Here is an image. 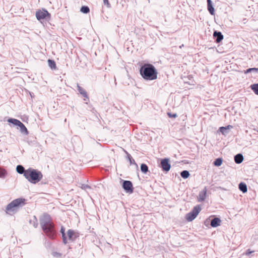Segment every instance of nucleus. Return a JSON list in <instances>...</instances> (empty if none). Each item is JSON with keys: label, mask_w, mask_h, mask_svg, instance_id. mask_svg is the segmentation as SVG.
<instances>
[{"label": "nucleus", "mask_w": 258, "mask_h": 258, "mask_svg": "<svg viewBox=\"0 0 258 258\" xmlns=\"http://www.w3.org/2000/svg\"><path fill=\"white\" fill-rule=\"evenodd\" d=\"M243 156L240 154H237L234 157L235 162L237 164L241 163L243 161Z\"/></svg>", "instance_id": "2eb2a0df"}, {"label": "nucleus", "mask_w": 258, "mask_h": 258, "mask_svg": "<svg viewBox=\"0 0 258 258\" xmlns=\"http://www.w3.org/2000/svg\"><path fill=\"white\" fill-rule=\"evenodd\" d=\"M213 36L216 38V42L217 43H219L223 39V36L220 32L215 31Z\"/></svg>", "instance_id": "9b49d317"}, {"label": "nucleus", "mask_w": 258, "mask_h": 258, "mask_svg": "<svg viewBox=\"0 0 258 258\" xmlns=\"http://www.w3.org/2000/svg\"><path fill=\"white\" fill-rule=\"evenodd\" d=\"M67 235L68 239L70 241L74 240L79 236L78 233L72 229H69L67 231Z\"/></svg>", "instance_id": "6e6552de"}, {"label": "nucleus", "mask_w": 258, "mask_h": 258, "mask_svg": "<svg viewBox=\"0 0 258 258\" xmlns=\"http://www.w3.org/2000/svg\"><path fill=\"white\" fill-rule=\"evenodd\" d=\"M160 166L163 171L166 172L169 171L171 168L169 159L165 158L162 159L160 163Z\"/></svg>", "instance_id": "423d86ee"}, {"label": "nucleus", "mask_w": 258, "mask_h": 258, "mask_svg": "<svg viewBox=\"0 0 258 258\" xmlns=\"http://www.w3.org/2000/svg\"><path fill=\"white\" fill-rule=\"evenodd\" d=\"M167 115L170 118H176L177 116L176 113H172L171 112H167Z\"/></svg>", "instance_id": "cd10ccee"}, {"label": "nucleus", "mask_w": 258, "mask_h": 258, "mask_svg": "<svg viewBox=\"0 0 258 258\" xmlns=\"http://www.w3.org/2000/svg\"><path fill=\"white\" fill-rule=\"evenodd\" d=\"M49 15V13L48 12L44 9L41 10H39L36 12V16H48Z\"/></svg>", "instance_id": "ddd939ff"}, {"label": "nucleus", "mask_w": 258, "mask_h": 258, "mask_svg": "<svg viewBox=\"0 0 258 258\" xmlns=\"http://www.w3.org/2000/svg\"><path fill=\"white\" fill-rule=\"evenodd\" d=\"M81 12L84 14H87L90 12V9L87 6H83L81 8Z\"/></svg>", "instance_id": "b1692460"}, {"label": "nucleus", "mask_w": 258, "mask_h": 258, "mask_svg": "<svg viewBox=\"0 0 258 258\" xmlns=\"http://www.w3.org/2000/svg\"><path fill=\"white\" fill-rule=\"evenodd\" d=\"M20 124L18 126L21 128V129L22 130V131H27V128L26 127H25V126L24 125V124L22 123L21 122V123H20Z\"/></svg>", "instance_id": "c756f323"}, {"label": "nucleus", "mask_w": 258, "mask_h": 258, "mask_svg": "<svg viewBox=\"0 0 258 258\" xmlns=\"http://www.w3.org/2000/svg\"><path fill=\"white\" fill-rule=\"evenodd\" d=\"M188 78H189V79H192V76L190 75V76H188Z\"/></svg>", "instance_id": "4c0bfd02"}, {"label": "nucleus", "mask_w": 258, "mask_h": 258, "mask_svg": "<svg viewBox=\"0 0 258 258\" xmlns=\"http://www.w3.org/2000/svg\"><path fill=\"white\" fill-rule=\"evenodd\" d=\"M25 177L31 183L35 184L42 179L43 174L41 171L30 168L26 170Z\"/></svg>", "instance_id": "7ed1b4c3"}, {"label": "nucleus", "mask_w": 258, "mask_h": 258, "mask_svg": "<svg viewBox=\"0 0 258 258\" xmlns=\"http://www.w3.org/2000/svg\"><path fill=\"white\" fill-rule=\"evenodd\" d=\"M201 211V208L200 206H197L195 207L190 212L187 213L186 215V220L188 222L192 221L196 218Z\"/></svg>", "instance_id": "39448f33"}, {"label": "nucleus", "mask_w": 258, "mask_h": 258, "mask_svg": "<svg viewBox=\"0 0 258 258\" xmlns=\"http://www.w3.org/2000/svg\"><path fill=\"white\" fill-rule=\"evenodd\" d=\"M252 70V71H255V72H258V69L257 68H251Z\"/></svg>", "instance_id": "f704fd0d"}, {"label": "nucleus", "mask_w": 258, "mask_h": 258, "mask_svg": "<svg viewBox=\"0 0 258 258\" xmlns=\"http://www.w3.org/2000/svg\"><path fill=\"white\" fill-rule=\"evenodd\" d=\"M128 157L129 159L131 160L132 157L130 155H128Z\"/></svg>", "instance_id": "e433bc0d"}, {"label": "nucleus", "mask_w": 258, "mask_h": 258, "mask_svg": "<svg viewBox=\"0 0 258 258\" xmlns=\"http://www.w3.org/2000/svg\"><path fill=\"white\" fill-rule=\"evenodd\" d=\"M225 130H223V133H222V134H224V131Z\"/></svg>", "instance_id": "58836bf2"}, {"label": "nucleus", "mask_w": 258, "mask_h": 258, "mask_svg": "<svg viewBox=\"0 0 258 258\" xmlns=\"http://www.w3.org/2000/svg\"><path fill=\"white\" fill-rule=\"evenodd\" d=\"M123 188L125 190L130 193L133 192V184L131 181L128 180L124 181L122 184Z\"/></svg>", "instance_id": "0eeeda50"}, {"label": "nucleus", "mask_w": 258, "mask_h": 258, "mask_svg": "<svg viewBox=\"0 0 258 258\" xmlns=\"http://www.w3.org/2000/svg\"><path fill=\"white\" fill-rule=\"evenodd\" d=\"M46 17H37L38 20L42 22V20H44Z\"/></svg>", "instance_id": "72a5a7b5"}, {"label": "nucleus", "mask_w": 258, "mask_h": 258, "mask_svg": "<svg viewBox=\"0 0 258 258\" xmlns=\"http://www.w3.org/2000/svg\"><path fill=\"white\" fill-rule=\"evenodd\" d=\"M17 171L20 174H24V176H25V173L26 172V170H25L24 168L22 165H18L16 168Z\"/></svg>", "instance_id": "6ab92c4d"}, {"label": "nucleus", "mask_w": 258, "mask_h": 258, "mask_svg": "<svg viewBox=\"0 0 258 258\" xmlns=\"http://www.w3.org/2000/svg\"><path fill=\"white\" fill-rule=\"evenodd\" d=\"M40 224L45 235L51 239H54L56 236L54 224L50 216L44 214L40 218Z\"/></svg>", "instance_id": "f257e3e1"}, {"label": "nucleus", "mask_w": 258, "mask_h": 258, "mask_svg": "<svg viewBox=\"0 0 258 258\" xmlns=\"http://www.w3.org/2000/svg\"><path fill=\"white\" fill-rule=\"evenodd\" d=\"M254 250H251L250 249H247L243 254H245L246 255H249L251 253L254 252Z\"/></svg>", "instance_id": "c85d7f7f"}, {"label": "nucleus", "mask_w": 258, "mask_h": 258, "mask_svg": "<svg viewBox=\"0 0 258 258\" xmlns=\"http://www.w3.org/2000/svg\"><path fill=\"white\" fill-rule=\"evenodd\" d=\"M78 90L80 92V93L82 95L83 97L86 98L84 99L85 101H88L89 100V97L88 96V94L87 92L81 86H80L79 85H77Z\"/></svg>", "instance_id": "9d476101"}, {"label": "nucleus", "mask_w": 258, "mask_h": 258, "mask_svg": "<svg viewBox=\"0 0 258 258\" xmlns=\"http://www.w3.org/2000/svg\"><path fill=\"white\" fill-rule=\"evenodd\" d=\"M222 163V160L221 158H217L215 160L214 162V164L215 166H219Z\"/></svg>", "instance_id": "393cba45"}, {"label": "nucleus", "mask_w": 258, "mask_h": 258, "mask_svg": "<svg viewBox=\"0 0 258 258\" xmlns=\"http://www.w3.org/2000/svg\"><path fill=\"white\" fill-rule=\"evenodd\" d=\"M103 3L104 5H106L107 7L109 6V3L108 0H103Z\"/></svg>", "instance_id": "2f4dec72"}, {"label": "nucleus", "mask_w": 258, "mask_h": 258, "mask_svg": "<svg viewBox=\"0 0 258 258\" xmlns=\"http://www.w3.org/2000/svg\"><path fill=\"white\" fill-rule=\"evenodd\" d=\"M25 199L19 198L12 201L6 208V213L10 215L15 214L18 209L25 204Z\"/></svg>", "instance_id": "20e7f679"}, {"label": "nucleus", "mask_w": 258, "mask_h": 258, "mask_svg": "<svg viewBox=\"0 0 258 258\" xmlns=\"http://www.w3.org/2000/svg\"><path fill=\"white\" fill-rule=\"evenodd\" d=\"M60 232L62 234L63 242L64 244H67L68 243V239H67V237L66 236L65 229L63 227H61V229H60Z\"/></svg>", "instance_id": "dca6fc26"}, {"label": "nucleus", "mask_w": 258, "mask_h": 258, "mask_svg": "<svg viewBox=\"0 0 258 258\" xmlns=\"http://www.w3.org/2000/svg\"><path fill=\"white\" fill-rule=\"evenodd\" d=\"M252 70L251 68H249L247 70H246L245 72H244V73L245 74H247V73H250L251 72H252Z\"/></svg>", "instance_id": "473e14b6"}, {"label": "nucleus", "mask_w": 258, "mask_h": 258, "mask_svg": "<svg viewBox=\"0 0 258 258\" xmlns=\"http://www.w3.org/2000/svg\"><path fill=\"white\" fill-rule=\"evenodd\" d=\"M221 222V220L218 218H215L212 220L211 225L213 227H216L220 225Z\"/></svg>", "instance_id": "f8f14e48"}, {"label": "nucleus", "mask_w": 258, "mask_h": 258, "mask_svg": "<svg viewBox=\"0 0 258 258\" xmlns=\"http://www.w3.org/2000/svg\"><path fill=\"white\" fill-rule=\"evenodd\" d=\"M47 61L49 67L51 69L55 70L56 69L55 62L53 60L48 59Z\"/></svg>", "instance_id": "a211bd4d"}, {"label": "nucleus", "mask_w": 258, "mask_h": 258, "mask_svg": "<svg viewBox=\"0 0 258 258\" xmlns=\"http://www.w3.org/2000/svg\"><path fill=\"white\" fill-rule=\"evenodd\" d=\"M34 219H35V220H36V224H34V227H37V225H38V223H37V219H36V217H34Z\"/></svg>", "instance_id": "c9c22d12"}, {"label": "nucleus", "mask_w": 258, "mask_h": 258, "mask_svg": "<svg viewBox=\"0 0 258 258\" xmlns=\"http://www.w3.org/2000/svg\"><path fill=\"white\" fill-rule=\"evenodd\" d=\"M6 174V171L3 169H0V177H4Z\"/></svg>", "instance_id": "bb28decb"}, {"label": "nucleus", "mask_w": 258, "mask_h": 258, "mask_svg": "<svg viewBox=\"0 0 258 258\" xmlns=\"http://www.w3.org/2000/svg\"><path fill=\"white\" fill-rule=\"evenodd\" d=\"M208 3V9L211 15H214V9L212 6V2L211 0H207Z\"/></svg>", "instance_id": "4468645a"}, {"label": "nucleus", "mask_w": 258, "mask_h": 258, "mask_svg": "<svg viewBox=\"0 0 258 258\" xmlns=\"http://www.w3.org/2000/svg\"><path fill=\"white\" fill-rule=\"evenodd\" d=\"M239 188L243 193L246 192L247 190L246 184L242 182H241L239 184Z\"/></svg>", "instance_id": "f3484780"}, {"label": "nucleus", "mask_w": 258, "mask_h": 258, "mask_svg": "<svg viewBox=\"0 0 258 258\" xmlns=\"http://www.w3.org/2000/svg\"><path fill=\"white\" fill-rule=\"evenodd\" d=\"M207 195V188L205 187L204 189L200 192L198 196V200L199 202H202L206 199Z\"/></svg>", "instance_id": "1a4fd4ad"}, {"label": "nucleus", "mask_w": 258, "mask_h": 258, "mask_svg": "<svg viewBox=\"0 0 258 258\" xmlns=\"http://www.w3.org/2000/svg\"><path fill=\"white\" fill-rule=\"evenodd\" d=\"M232 128V126L231 125H228L225 127L222 126L220 127L219 130L221 132V133H223V130H229Z\"/></svg>", "instance_id": "a878e982"}, {"label": "nucleus", "mask_w": 258, "mask_h": 258, "mask_svg": "<svg viewBox=\"0 0 258 258\" xmlns=\"http://www.w3.org/2000/svg\"><path fill=\"white\" fill-rule=\"evenodd\" d=\"M142 77L147 80H153L157 78V72L152 64L146 63L143 66L140 70Z\"/></svg>", "instance_id": "f03ea898"}, {"label": "nucleus", "mask_w": 258, "mask_h": 258, "mask_svg": "<svg viewBox=\"0 0 258 258\" xmlns=\"http://www.w3.org/2000/svg\"><path fill=\"white\" fill-rule=\"evenodd\" d=\"M250 88L255 94L258 95V84L251 85Z\"/></svg>", "instance_id": "412c9836"}, {"label": "nucleus", "mask_w": 258, "mask_h": 258, "mask_svg": "<svg viewBox=\"0 0 258 258\" xmlns=\"http://www.w3.org/2000/svg\"><path fill=\"white\" fill-rule=\"evenodd\" d=\"M8 121L18 126L20 124V123H21V121L20 120L14 118H10L8 120Z\"/></svg>", "instance_id": "aec40b11"}, {"label": "nucleus", "mask_w": 258, "mask_h": 258, "mask_svg": "<svg viewBox=\"0 0 258 258\" xmlns=\"http://www.w3.org/2000/svg\"><path fill=\"white\" fill-rule=\"evenodd\" d=\"M52 255L53 256L56 257H60L61 255V253L57 252H54L52 253Z\"/></svg>", "instance_id": "7c9ffc66"}, {"label": "nucleus", "mask_w": 258, "mask_h": 258, "mask_svg": "<svg viewBox=\"0 0 258 258\" xmlns=\"http://www.w3.org/2000/svg\"><path fill=\"white\" fill-rule=\"evenodd\" d=\"M180 175L182 178H187L189 177V173L188 171L184 170L181 172Z\"/></svg>", "instance_id": "5701e85b"}, {"label": "nucleus", "mask_w": 258, "mask_h": 258, "mask_svg": "<svg viewBox=\"0 0 258 258\" xmlns=\"http://www.w3.org/2000/svg\"><path fill=\"white\" fill-rule=\"evenodd\" d=\"M141 170L143 173H146L148 171V167L145 164H142L141 165Z\"/></svg>", "instance_id": "4be33fe9"}]
</instances>
